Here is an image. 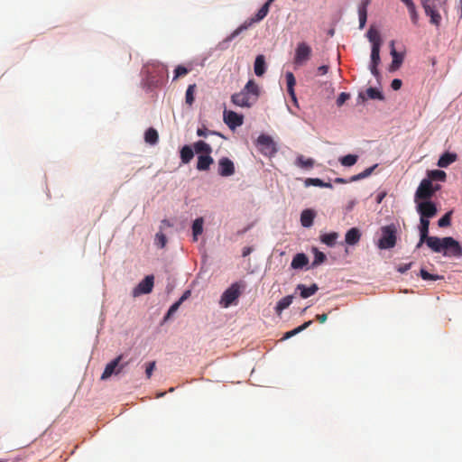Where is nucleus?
Masks as SVG:
<instances>
[{
	"instance_id": "ddd939ff",
	"label": "nucleus",
	"mask_w": 462,
	"mask_h": 462,
	"mask_svg": "<svg viewBox=\"0 0 462 462\" xmlns=\"http://www.w3.org/2000/svg\"><path fill=\"white\" fill-rule=\"evenodd\" d=\"M223 116L224 122L228 125L230 129H235L242 125L244 123V116L232 110H225Z\"/></svg>"
},
{
	"instance_id": "6e6552de",
	"label": "nucleus",
	"mask_w": 462,
	"mask_h": 462,
	"mask_svg": "<svg viewBox=\"0 0 462 462\" xmlns=\"http://www.w3.org/2000/svg\"><path fill=\"white\" fill-rule=\"evenodd\" d=\"M311 52V48L306 42H300L295 50L294 64L304 65L310 60Z\"/></svg>"
},
{
	"instance_id": "b1692460",
	"label": "nucleus",
	"mask_w": 462,
	"mask_h": 462,
	"mask_svg": "<svg viewBox=\"0 0 462 462\" xmlns=\"http://www.w3.org/2000/svg\"><path fill=\"white\" fill-rule=\"evenodd\" d=\"M315 212L312 209H304L300 215V223L304 227H310L313 225Z\"/></svg>"
},
{
	"instance_id": "f3484780",
	"label": "nucleus",
	"mask_w": 462,
	"mask_h": 462,
	"mask_svg": "<svg viewBox=\"0 0 462 462\" xmlns=\"http://www.w3.org/2000/svg\"><path fill=\"white\" fill-rule=\"evenodd\" d=\"M390 45H391V48H392L391 55L393 57V61H392V63L390 65L389 70L390 71H394V70L398 69L401 67V65H402V63L403 61V55L396 51V50L394 48V41H392L390 42Z\"/></svg>"
},
{
	"instance_id": "f257e3e1",
	"label": "nucleus",
	"mask_w": 462,
	"mask_h": 462,
	"mask_svg": "<svg viewBox=\"0 0 462 462\" xmlns=\"http://www.w3.org/2000/svg\"><path fill=\"white\" fill-rule=\"evenodd\" d=\"M429 248L434 253H442L447 257H460L462 255V247L458 241L451 236L439 238L438 236H427L423 240Z\"/></svg>"
},
{
	"instance_id": "c756f323",
	"label": "nucleus",
	"mask_w": 462,
	"mask_h": 462,
	"mask_svg": "<svg viewBox=\"0 0 462 462\" xmlns=\"http://www.w3.org/2000/svg\"><path fill=\"white\" fill-rule=\"evenodd\" d=\"M305 186H317L321 188H328L332 189V184L330 182H324L322 180L319 178H308L305 180Z\"/></svg>"
},
{
	"instance_id": "dca6fc26",
	"label": "nucleus",
	"mask_w": 462,
	"mask_h": 462,
	"mask_svg": "<svg viewBox=\"0 0 462 462\" xmlns=\"http://www.w3.org/2000/svg\"><path fill=\"white\" fill-rule=\"evenodd\" d=\"M380 49L381 48L377 47V44L375 46H372V49H371L370 70H371V73L374 77L379 76V70H378L377 67L381 62Z\"/></svg>"
},
{
	"instance_id": "c03bdc74",
	"label": "nucleus",
	"mask_w": 462,
	"mask_h": 462,
	"mask_svg": "<svg viewBox=\"0 0 462 462\" xmlns=\"http://www.w3.org/2000/svg\"><path fill=\"white\" fill-rule=\"evenodd\" d=\"M189 69L181 65H179L176 67V69H174V77H173V80H176L177 79H179L180 77H183L185 75H187L189 73Z\"/></svg>"
},
{
	"instance_id": "8fccbe9b",
	"label": "nucleus",
	"mask_w": 462,
	"mask_h": 462,
	"mask_svg": "<svg viewBox=\"0 0 462 462\" xmlns=\"http://www.w3.org/2000/svg\"><path fill=\"white\" fill-rule=\"evenodd\" d=\"M407 8L411 14V19L412 23L416 24L418 22V14L416 12V7H415L414 3L411 4V6H408Z\"/></svg>"
},
{
	"instance_id": "4be33fe9",
	"label": "nucleus",
	"mask_w": 462,
	"mask_h": 462,
	"mask_svg": "<svg viewBox=\"0 0 462 462\" xmlns=\"http://www.w3.org/2000/svg\"><path fill=\"white\" fill-rule=\"evenodd\" d=\"M457 154L448 152H444L439 159L437 165L440 168H447L457 161Z\"/></svg>"
},
{
	"instance_id": "de8ad7c7",
	"label": "nucleus",
	"mask_w": 462,
	"mask_h": 462,
	"mask_svg": "<svg viewBox=\"0 0 462 462\" xmlns=\"http://www.w3.org/2000/svg\"><path fill=\"white\" fill-rule=\"evenodd\" d=\"M286 82H287V88H291L295 87L296 79L294 75L291 72L286 73Z\"/></svg>"
},
{
	"instance_id": "774afa93",
	"label": "nucleus",
	"mask_w": 462,
	"mask_h": 462,
	"mask_svg": "<svg viewBox=\"0 0 462 462\" xmlns=\"http://www.w3.org/2000/svg\"><path fill=\"white\" fill-rule=\"evenodd\" d=\"M275 0H267V2L264 5H267L269 7L270 5L274 2Z\"/></svg>"
},
{
	"instance_id": "1a4fd4ad",
	"label": "nucleus",
	"mask_w": 462,
	"mask_h": 462,
	"mask_svg": "<svg viewBox=\"0 0 462 462\" xmlns=\"http://www.w3.org/2000/svg\"><path fill=\"white\" fill-rule=\"evenodd\" d=\"M122 358L123 356L120 355L106 365L105 370L101 375V380H106L112 374H118L122 372L124 367L126 365V364L120 365Z\"/></svg>"
},
{
	"instance_id": "5701e85b",
	"label": "nucleus",
	"mask_w": 462,
	"mask_h": 462,
	"mask_svg": "<svg viewBox=\"0 0 462 462\" xmlns=\"http://www.w3.org/2000/svg\"><path fill=\"white\" fill-rule=\"evenodd\" d=\"M296 290L300 291L301 298L307 299V298L314 295L318 291L319 287H318V285L316 283H313L310 287H306L303 284H299L297 286Z\"/></svg>"
},
{
	"instance_id": "393cba45",
	"label": "nucleus",
	"mask_w": 462,
	"mask_h": 462,
	"mask_svg": "<svg viewBox=\"0 0 462 462\" xmlns=\"http://www.w3.org/2000/svg\"><path fill=\"white\" fill-rule=\"evenodd\" d=\"M213 162L214 160L210 155H199L198 157L197 169L199 171H208Z\"/></svg>"
},
{
	"instance_id": "a211bd4d",
	"label": "nucleus",
	"mask_w": 462,
	"mask_h": 462,
	"mask_svg": "<svg viewBox=\"0 0 462 462\" xmlns=\"http://www.w3.org/2000/svg\"><path fill=\"white\" fill-rule=\"evenodd\" d=\"M430 219L420 217V240L416 245V248H420L423 245V240L429 236Z\"/></svg>"
},
{
	"instance_id": "e433bc0d",
	"label": "nucleus",
	"mask_w": 462,
	"mask_h": 462,
	"mask_svg": "<svg viewBox=\"0 0 462 462\" xmlns=\"http://www.w3.org/2000/svg\"><path fill=\"white\" fill-rule=\"evenodd\" d=\"M429 180H439V181H445L447 178V174L445 171L441 170H433L429 171Z\"/></svg>"
},
{
	"instance_id": "e2e57ef3",
	"label": "nucleus",
	"mask_w": 462,
	"mask_h": 462,
	"mask_svg": "<svg viewBox=\"0 0 462 462\" xmlns=\"http://www.w3.org/2000/svg\"><path fill=\"white\" fill-rule=\"evenodd\" d=\"M252 252V248L251 247H245L243 249V256L245 257L247 256L250 253Z\"/></svg>"
},
{
	"instance_id": "7c9ffc66",
	"label": "nucleus",
	"mask_w": 462,
	"mask_h": 462,
	"mask_svg": "<svg viewBox=\"0 0 462 462\" xmlns=\"http://www.w3.org/2000/svg\"><path fill=\"white\" fill-rule=\"evenodd\" d=\"M337 238L338 234L337 232H331L320 236V241L330 247L335 245Z\"/></svg>"
},
{
	"instance_id": "20e7f679",
	"label": "nucleus",
	"mask_w": 462,
	"mask_h": 462,
	"mask_svg": "<svg viewBox=\"0 0 462 462\" xmlns=\"http://www.w3.org/2000/svg\"><path fill=\"white\" fill-rule=\"evenodd\" d=\"M382 236L378 241V247L380 249H390L396 245V233L397 228L393 224L382 226Z\"/></svg>"
},
{
	"instance_id": "c85d7f7f",
	"label": "nucleus",
	"mask_w": 462,
	"mask_h": 462,
	"mask_svg": "<svg viewBox=\"0 0 462 462\" xmlns=\"http://www.w3.org/2000/svg\"><path fill=\"white\" fill-rule=\"evenodd\" d=\"M194 150L197 153H205V155H210L212 152L211 146L204 141H198L195 143Z\"/></svg>"
},
{
	"instance_id": "4468645a",
	"label": "nucleus",
	"mask_w": 462,
	"mask_h": 462,
	"mask_svg": "<svg viewBox=\"0 0 462 462\" xmlns=\"http://www.w3.org/2000/svg\"><path fill=\"white\" fill-rule=\"evenodd\" d=\"M154 278L147 275L134 290V296L147 294L152 291Z\"/></svg>"
},
{
	"instance_id": "9b49d317",
	"label": "nucleus",
	"mask_w": 462,
	"mask_h": 462,
	"mask_svg": "<svg viewBox=\"0 0 462 462\" xmlns=\"http://www.w3.org/2000/svg\"><path fill=\"white\" fill-rule=\"evenodd\" d=\"M153 72L157 74L158 78L152 76V72L150 73L149 81L152 85L158 87L164 84L168 79V70L164 65H156L153 67Z\"/></svg>"
},
{
	"instance_id": "5fc2aeb1",
	"label": "nucleus",
	"mask_w": 462,
	"mask_h": 462,
	"mask_svg": "<svg viewBox=\"0 0 462 462\" xmlns=\"http://www.w3.org/2000/svg\"><path fill=\"white\" fill-rule=\"evenodd\" d=\"M402 85V82L401 79H394L392 83H391V87L393 90H399L401 88Z\"/></svg>"
},
{
	"instance_id": "49530a36",
	"label": "nucleus",
	"mask_w": 462,
	"mask_h": 462,
	"mask_svg": "<svg viewBox=\"0 0 462 462\" xmlns=\"http://www.w3.org/2000/svg\"><path fill=\"white\" fill-rule=\"evenodd\" d=\"M156 245L161 248L164 247L166 245V236L162 233H157L155 236Z\"/></svg>"
},
{
	"instance_id": "f704fd0d",
	"label": "nucleus",
	"mask_w": 462,
	"mask_h": 462,
	"mask_svg": "<svg viewBox=\"0 0 462 462\" xmlns=\"http://www.w3.org/2000/svg\"><path fill=\"white\" fill-rule=\"evenodd\" d=\"M311 324H312L311 320L304 322L302 325L299 326L298 328L286 332L283 337V339H287V338H290V337L297 335L298 333H300V332L303 331L304 329H306L307 328H309Z\"/></svg>"
},
{
	"instance_id": "72a5a7b5",
	"label": "nucleus",
	"mask_w": 462,
	"mask_h": 462,
	"mask_svg": "<svg viewBox=\"0 0 462 462\" xmlns=\"http://www.w3.org/2000/svg\"><path fill=\"white\" fill-rule=\"evenodd\" d=\"M203 223L204 220L202 217L196 218L192 225V233H193V240H198V236L201 235L203 232Z\"/></svg>"
},
{
	"instance_id": "864d4df0",
	"label": "nucleus",
	"mask_w": 462,
	"mask_h": 462,
	"mask_svg": "<svg viewBox=\"0 0 462 462\" xmlns=\"http://www.w3.org/2000/svg\"><path fill=\"white\" fill-rule=\"evenodd\" d=\"M411 265H412V263L401 264V265H399V266H398L397 271H398L399 273H406L408 270H410V269H411Z\"/></svg>"
},
{
	"instance_id": "338daca9",
	"label": "nucleus",
	"mask_w": 462,
	"mask_h": 462,
	"mask_svg": "<svg viewBox=\"0 0 462 462\" xmlns=\"http://www.w3.org/2000/svg\"><path fill=\"white\" fill-rule=\"evenodd\" d=\"M407 7L411 6V4H413L412 0H401Z\"/></svg>"
},
{
	"instance_id": "9d476101",
	"label": "nucleus",
	"mask_w": 462,
	"mask_h": 462,
	"mask_svg": "<svg viewBox=\"0 0 462 462\" xmlns=\"http://www.w3.org/2000/svg\"><path fill=\"white\" fill-rule=\"evenodd\" d=\"M416 203H417V212L420 214V217L430 219L437 215L438 209H437L435 203H433L432 201L424 200L421 202L418 201Z\"/></svg>"
},
{
	"instance_id": "0e129e2a",
	"label": "nucleus",
	"mask_w": 462,
	"mask_h": 462,
	"mask_svg": "<svg viewBox=\"0 0 462 462\" xmlns=\"http://www.w3.org/2000/svg\"><path fill=\"white\" fill-rule=\"evenodd\" d=\"M335 182L336 183H340V184H345V183L347 182V180L343 179V178H337V179H335Z\"/></svg>"
},
{
	"instance_id": "603ef678",
	"label": "nucleus",
	"mask_w": 462,
	"mask_h": 462,
	"mask_svg": "<svg viewBox=\"0 0 462 462\" xmlns=\"http://www.w3.org/2000/svg\"><path fill=\"white\" fill-rule=\"evenodd\" d=\"M208 134H218L219 136H222L220 134H217L216 132L209 131V130H208L206 127L199 128V129L197 130V134H198L199 136L206 137Z\"/></svg>"
},
{
	"instance_id": "2eb2a0df",
	"label": "nucleus",
	"mask_w": 462,
	"mask_h": 462,
	"mask_svg": "<svg viewBox=\"0 0 462 462\" xmlns=\"http://www.w3.org/2000/svg\"><path fill=\"white\" fill-rule=\"evenodd\" d=\"M235 173L234 162L227 157H223L218 161V174L222 177H228Z\"/></svg>"
},
{
	"instance_id": "ea45409f",
	"label": "nucleus",
	"mask_w": 462,
	"mask_h": 462,
	"mask_svg": "<svg viewBox=\"0 0 462 462\" xmlns=\"http://www.w3.org/2000/svg\"><path fill=\"white\" fill-rule=\"evenodd\" d=\"M326 260V255L324 253L319 251L318 249H314V260L312 262V266H317Z\"/></svg>"
},
{
	"instance_id": "6ab92c4d",
	"label": "nucleus",
	"mask_w": 462,
	"mask_h": 462,
	"mask_svg": "<svg viewBox=\"0 0 462 462\" xmlns=\"http://www.w3.org/2000/svg\"><path fill=\"white\" fill-rule=\"evenodd\" d=\"M360 230L356 227H352L346 232L345 241L349 245H355L360 241Z\"/></svg>"
},
{
	"instance_id": "58836bf2",
	"label": "nucleus",
	"mask_w": 462,
	"mask_h": 462,
	"mask_svg": "<svg viewBox=\"0 0 462 462\" xmlns=\"http://www.w3.org/2000/svg\"><path fill=\"white\" fill-rule=\"evenodd\" d=\"M297 165L301 168H312L314 161L311 158L306 159L304 156L300 155L297 158Z\"/></svg>"
},
{
	"instance_id": "09e8293b",
	"label": "nucleus",
	"mask_w": 462,
	"mask_h": 462,
	"mask_svg": "<svg viewBox=\"0 0 462 462\" xmlns=\"http://www.w3.org/2000/svg\"><path fill=\"white\" fill-rule=\"evenodd\" d=\"M350 98V95L348 93L342 92L337 98V106H341L345 104L346 100Z\"/></svg>"
},
{
	"instance_id": "13d9d810",
	"label": "nucleus",
	"mask_w": 462,
	"mask_h": 462,
	"mask_svg": "<svg viewBox=\"0 0 462 462\" xmlns=\"http://www.w3.org/2000/svg\"><path fill=\"white\" fill-rule=\"evenodd\" d=\"M328 69H329V68H328V65H322V66H319V67L318 68V73H319V75H325V74H327V73H328Z\"/></svg>"
},
{
	"instance_id": "473e14b6",
	"label": "nucleus",
	"mask_w": 462,
	"mask_h": 462,
	"mask_svg": "<svg viewBox=\"0 0 462 462\" xmlns=\"http://www.w3.org/2000/svg\"><path fill=\"white\" fill-rule=\"evenodd\" d=\"M144 140L147 143H150L152 145L156 144L159 140L158 132L152 127L147 129L145 132V134H144Z\"/></svg>"
},
{
	"instance_id": "cd10ccee",
	"label": "nucleus",
	"mask_w": 462,
	"mask_h": 462,
	"mask_svg": "<svg viewBox=\"0 0 462 462\" xmlns=\"http://www.w3.org/2000/svg\"><path fill=\"white\" fill-rule=\"evenodd\" d=\"M292 300H293L292 295H288V296L281 299L277 302L276 307H275L276 313L278 315H280L285 309H287L292 303Z\"/></svg>"
},
{
	"instance_id": "052dcab7",
	"label": "nucleus",
	"mask_w": 462,
	"mask_h": 462,
	"mask_svg": "<svg viewBox=\"0 0 462 462\" xmlns=\"http://www.w3.org/2000/svg\"><path fill=\"white\" fill-rule=\"evenodd\" d=\"M377 167V164L372 166V167H369L367 169H365L364 171L365 173L366 174V176H370L372 174V172L374 171V170Z\"/></svg>"
},
{
	"instance_id": "423d86ee",
	"label": "nucleus",
	"mask_w": 462,
	"mask_h": 462,
	"mask_svg": "<svg viewBox=\"0 0 462 462\" xmlns=\"http://www.w3.org/2000/svg\"><path fill=\"white\" fill-rule=\"evenodd\" d=\"M435 189L431 183V180L429 179H424L420 183L414 197V201L418 202L419 200H430V199L434 195Z\"/></svg>"
},
{
	"instance_id": "7ed1b4c3",
	"label": "nucleus",
	"mask_w": 462,
	"mask_h": 462,
	"mask_svg": "<svg viewBox=\"0 0 462 462\" xmlns=\"http://www.w3.org/2000/svg\"><path fill=\"white\" fill-rule=\"evenodd\" d=\"M270 7L267 5H263L256 13V14L245 21L239 27H237L226 39L224 41L225 42H231L236 36H238L242 32L247 30L249 27L253 25L254 23H258L265 18L269 13Z\"/></svg>"
},
{
	"instance_id": "aec40b11",
	"label": "nucleus",
	"mask_w": 462,
	"mask_h": 462,
	"mask_svg": "<svg viewBox=\"0 0 462 462\" xmlns=\"http://www.w3.org/2000/svg\"><path fill=\"white\" fill-rule=\"evenodd\" d=\"M370 0H363L358 6L359 28L363 29L367 20V6Z\"/></svg>"
},
{
	"instance_id": "a18cd8bd",
	"label": "nucleus",
	"mask_w": 462,
	"mask_h": 462,
	"mask_svg": "<svg viewBox=\"0 0 462 462\" xmlns=\"http://www.w3.org/2000/svg\"><path fill=\"white\" fill-rule=\"evenodd\" d=\"M156 367V362L152 361L145 364V374L146 378L150 379L152 375V373Z\"/></svg>"
},
{
	"instance_id": "4c0bfd02",
	"label": "nucleus",
	"mask_w": 462,
	"mask_h": 462,
	"mask_svg": "<svg viewBox=\"0 0 462 462\" xmlns=\"http://www.w3.org/2000/svg\"><path fill=\"white\" fill-rule=\"evenodd\" d=\"M357 158L358 157L356 155L347 154L340 158V162L343 166L350 167L356 164V162H357Z\"/></svg>"
},
{
	"instance_id": "a878e982",
	"label": "nucleus",
	"mask_w": 462,
	"mask_h": 462,
	"mask_svg": "<svg viewBox=\"0 0 462 462\" xmlns=\"http://www.w3.org/2000/svg\"><path fill=\"white\" fill-rule=\"evenodd\" d=\"M309 263V259L304 254H297L291 263L292 269H301Z\"/></svg>"
},
{
	"instance_id": "a19ab883",
	"label": "nucleus",
	"mask_w": 462,
	"mask_h": 462,
	"mask_svg": "<svg viewBox=\"0 0 462 462\" xmlns=\"http://www.w3.org/2000/svg\"><path fill=\"white\" fill-rule=\"evenodd\" d=\"M452 212H447L441 218L439 219L438 225L439 227H447L450 225Z\"/></svg>"
},
{
	"instance_id": "680f3d73",
	"label": "nucleus",
	"mask_w": 462,
	"mask_h": 462,
	"mask_svg": "<svg viewBox=\"0 0 462 462\" xmlns=\"http://www.w3.org/2000/svg\"><path fill=\"white\" fill-rule=\"evenodd\" d=\"M189 294H190L189 291H185L178 301H180V304H181L182 301L185 300L189 296Z\"/></svg>"
},
{
	"instance_id": "c9c22d12",
	"label": "nucleus",
	"mask_w": 462,
	"mask_h": 462,
	"mask_svg": "<svg viewBox=\"0 0 462 462\" xmlns=\"http://www.w3.org/2000/svg\"><path fill=\"white\" fill-rule=\"evenodd\" d=\"M195 91H196V84L189 85V87H188V88L186 90V94H185V102L189 106H191L193 105V103H194V100H195V97H194Z\"/></svg>"
},
{
	"instance_id": "412c9836",
	"label": "nucleus",
	"mask_w": 462,
	"mask_h": 462,
	"mask_svg": "<svg viewBox=\"0 0 462 462\" xmlns=\"http://www.w3.org/2000/svg\"><path fill=\"white\" fill-rule=\"evenodd\" d=\"M254 70L257 77H262L265 73L266 62L263 55L260 54L256 56L254 64Z\"/></svg>"
},
{
	"instance_id": "37998d69",
	"label": "nucleus",
	"mask_w": 462,
	"mask_h": 462,
	"mask_svg": "<svg viewBox=\"0 0 462 462\" xmlns=\"http://www.w3.org/2000/svg\"><path fill=\"white\" fill-rule=\"evenodd\" d=\"M366 93H367V96H368L371 99H379V100L383 99V94H382L380 91H378L376 88H369L366 90Z\"/></svg>"
},
{
	"instance_id": "39448f33",
	"label": "nucleus",
	"mask_w": 462,
	"mask_h": 462,
	"mask_svg": "<svg viewBox=\"0 0 462 462\" xmlns=\"http://www.w3.org/2000/svg\"><path fill=\"white\" fill-rule=\"evenodd\" d=\"M256 145L259 151L265 156H273L277 152L276 144L269 135H259L256 141Z\"/></svg>"
},
{
	"instance_id": "f03ea898",
	"label": "nucleus",
	"mask_w": 462,
	"mask_h": 462,
	"mask_svg": "<svg viewBox=\"0 0 462 462\" xmlns=\"http://www.w3.org/2000/svg\"><path fill=\"white\" fill-rule=\"evenodd\" d=\"M259 97V86L254 79H250L240 92L231 96V101L240 107H251L257 102Z\"/></svg>"
},
{
	"instance_id": "3c124183",
	"label": "nucleus",
	"mask_w": 462,
	"mask_h": 462,
	"mask_svg": "<svg viewBox=\"0 0 462 462\" xmlns=\"http://www.w3.org/2000/svg\"><path fill=\"white\" fill-rule=\"evenodd\" d=\"M180 306V301H176L174 304H172L165 316V319H169L174 312H176Z\"/></svg>"
},
{
	"instance_id": "0eeeda50",
	"label": "nucleus",
	"mask_w": 462,
	"mask_h": 462,
	"mask_svg": "<svg viewBox=\"0 0 462 462\" xmlns=\"http://www.w3.org/2000/svg\"><path fill=\"white\" fill-rule=\"evenodd\" d=\"M240 286L237 282L233 283L228 289H226L220 299V305L224 308H227L232 305L240 296Z\"/></svg>"
},
{
	"instance_id": "79ce46f5",
	"label": "nucleus",
	"mask_w": 462,
	"mask_h": 462,
	"mask_svg": "<svg viewBox=\"0 0 462 462\" xmlns=\"http://www.w3.org/2000/svg\"><path fill=\"white\" fill-rule=\"evenodd\" d=\"M420 277L425 281H437L441 278V276L437 274H430L429 272H427L424 269H421L420 272Z\"/></svg>"
},
{
	"instance_id": "2f4dec72",
	"label": "nucleus",
	"mask_w": 462,
	"mask_h": 462,
	"mask_svg": "<svg viewBox=\"0 0 462 462\" xmlns=\"http://www.w3.org/2000/svg\"><path fill=\"white\" fill-rule=\"evenodd\" d=\"M194 157L193 150L189 145H184L180 150V159L185 164L189 163Z\"/></svg>"
},
{
	"instance_id": "bf43d9fd",
	"label": "nucleus",
	"mask_w": 462,
	"mask_h": 462,
	"mask_svg": "<svg viewBox=\"0 0 462 462\" xmlns=\"http://www.w3.org/2000/svg\"><path fill=\"white\" fill-rule=\"evenodd\" d=\"M316 319L319 322V323H324L326 322V320L328 319V314L326 313H323V314H318L316 316Z\"/></svg>"
},
{
	"instance_id": "69168bd1",
	"label": "nucleus",
	"mask_w": 462,
	"mask_h": 462,
	"mask_svg": "<svg viewBox=\"0 0 462 462\" xmlns=\"http://www.w3.org/2000/svg\"><path fill=\"white\" fill-rule=\"evenodd\" d=\"M287 91L291 97H294V95H295L294 88H287Z\"/></svg>"
},
{
	"instance_id": "6e6d98bb",
	"label": "nucleus",
	"mask_w": 462,
	"mask_h": 462,
	"mask_svg": "<svg viewBox=\"0 0 462 462\" xmlns=\"http://www.w3.org/2000/svg\"><path fill=\"white\" fill-rule=\"evenodd\" d=\"M366 174L365 173V171H363L362 172L356 174V175H354L350 178L349 181H356V180H362V179H365L366 178Z\"/></svg>"
},
{
	"instance_id": "f8f14e48",
	"label": "nucleus",
	"mask_w": 462,
	"mask_h": 462,
	"mask_svg": "<svg viewBox=\"0 0 462 462\" xmlns=\"http://www.w3.org/2000/svg\"><path fill=\"white\" fill-rule=\"evenodd\" d=\"M425 14L430 17V23L439 26L441 22V15L438 12L436 5L432 0H424L422 2Z\"/></svg>"
},
{
	"instance_id": "4d7b16f0",
	"label": "nucleus",
	"mask_w": 462,
	"mask_h": 462,
	"mask_svg": "<svg viewBox=\"0 0 462 462\" xmlns=\"http://www.w3.org/2000/svg\"><path fill=\"white\" fill-rule=\"evenodd\" d=\"M366 174L365 173V171H363L362 172L356 174V175H354L350 178L349 181H356V180H362V179H365L366 178Z\"/></svg>"
},
{
	"instance_id": "bb28decb",
	"label": "nucleus",
	"mask_w": 462,
	"mask_h": 462,
	"mask_svg": "<svg viewBox=\"0 0 462 462\" xmlns=\"http://www.w3.org/2000/svg\"><path fill=\"white\" fill-rule=\"evenodd\" d=\"M366 36L369 42L372 43V46H375L377 44V47L381 48L382 39L379 32L375 28L370 27L366 33Z\"/></svg>"
}]
</instances>
